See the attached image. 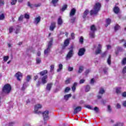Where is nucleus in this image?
I'll return each mask as SVG.
<instances>
[{"mask_svg": "<svg viewBox=\"0 0 126 126\" xmlns=\"http://www.w3.org/2000/svg\"><path fill=\"white\" fill-rule=\"evenodd\" d=\"M41 85V82L40 81H38L37 83H36V86L37 87H39Z\"/></svg>", "mask_w": 126, "mask_h": 126, "instance_id": "nucleus-59", "label": "nucleus"}, {"mask_svg": "<svg viewBox=\"0 0 126 126\" xmlns=\"http://www.w3.org/2000/svg\"><path fill=\"white\" fill-rule=\"evenodd\" d=\"M26 88H27V84L26 83H24L21 89V90L22 91H24Z\"/></svg>", "mask_w": 126, "mask_h": 126, "instance_id": "nucleus-25", "label": "nucleus"}, {"mask_svg": "<svg viewBox=\"0 0 126 126\" xmlns=\"http://www.w3.org/2000/svg\"><path fill=\"white\" fill-rule=\"evenodd\" d=\"M116 93L117 94H121V93H122L121 88H117L116 90Z\"/></svg>", "mask_w": 126, "mask_h": 126, "instance_id": "nucleus-31", "label": "nucleus"}, {"mask_svg": "<svg viewBox=\"0 0 126 126\" xmlns=\"http://www.w3.org/2000/svg\"><path fill=\"white\" fill-rule=\"evenodd\" d=\"M122 72H123V73H124V74L126 73V66H125L123 68Z\"/></svg>", "mask_w": 126, "mask_h": 126, "instance_id": "nucleus-58", "label": "nucleus"}, {"mask_svg": "<svg viewBox=\"0 0 126 126\" xmlns=\"http://www.w3.org/2000/svg\"><path fill=\"white\" fill-rule=\"evenodd\" d=\"M63 45L67 47L69 45V39L67 38L65 39L64 41Z\"/></svg>", "mask_w": 126, "mask_h": 126, "instance_id": "nucleus-26", "label": "nucleus"}, {"mask_svg": "<svg viewBox=\"0 0 126 126\" xmlns=\"http://www.w3.org/2000/svg\"><path fill=\"white\" fill-rule=\"evenodd\" d=\"M120 28H121V27L120 26V25H116L114 27V30H115V31H118V30H119V29H120Z\"/></svg>", "mask_w": 126, "mask_h": 126, "instance_id": "nucleus-32", "label": "nucleus"}, {"mask_svg": "<svg viewBox=\"0 0 126 126\" xmlns=\"http://www.w3.org/2000/svg\"><path fill=\"white\" fill-rule=\"evenodd\" d=\"M82 110V107L81 106H77L74 109V115L77 114L78 112H80Z\"/></svg>", "mask_w": 126, "mask_h": 126, "instance_id": "nucleus-10", "label": "nucleus"}, {"mask_svg": "<svg viewBox=\"0 0 126 126\" xmlns=\"http://www.w3.org/2000/svg\"><path fill=\"white\" fill-rule=\"evenodd\" d=\"M90 89H91L90 86L89 85H87L85 88L86 92H89V91H90Z\"/></svg>", "mask_w": 126, "mask_h": 126, "instance_id": "nucleus-33", "label": "nucleus"}, {"mask_svg": "<svg viewBox=\"0 0 126 126\" xmlns=\"http://www.w3.org/2000/svg\"><path fill=\"white\" fill-rule=\"evenodd\" d=\"M84 82H85V80L84 79H81L80 80L79 83L80 84H82Z\"/></svg>", "mask_w": 126, "mask_h": 126, "instance_id": "nucleus-62", "label": "nucleus"}, {"mask_svg": "<svg viewBox=\"0 0 126 126\" xmlns=\"http://www.w3.org/2000/svg\"><path fill=\"white\" fill-rule=\"evenodd\" d=\"M90 37L92 39L95 38V32H90Z\"/></svg>", "mask_w": 126, "mask_h": 126, "instance_id": "nucleus-24", "label": "nucleus"}, {"mask_svg": "<svg viewBox=\"0 0 126 126\" xmlns=\"http://www.w3.org/2000/svg\"><path fill=\"white\" fill-rule=\"evenodd\" d=\"M104 93H105V90H104V88H100L99 89V91L98 92L99 95H100V94L101 95H103V94H104Z\"/></svg>", "mask_w": 126, "mask_h": 126, "instance_id": "nucleus-23", "label": "nucleus"}, {"mask_svg": "<svg viewBox=\"0 0 126 126\" xmlns=\"http://www.w3.org/2000/svg\"><path fill=\"white\" fill-rule=\"evenodd\" d=\"M17 2V0H12L11 4L12 5H14Z\"/></svg>", "mask_w": 126, "mask_h": 126, "instance_id": "nucleus-48", "label": "nucleus"}, {"mask_svg": "<svg viewBox=\"0 0 126 126\" xmlns=\"http://www.w3.org/2000/svg\"><path fill=\"white\" fill-rule=\"evenodd\" d=\"M19 21H22L23 20V15H21L18 19Z\"/></svg>", "mask_w": 126, "mask_h": 126, "instance_id": "nucleus-50", "label": "nucleus"}, {"mask_svg": "<svg viewBox=\"0 0 126 126\" xmlns=\"http://www.w3.org/2000/svg\"><path fill=\"white\" fill-rule=\"evenodd\" d=\"M113 11L114 13H116V14L120 13V8L117 6H115L113 8Z\"/></svg>", "mask_w": 126, "mask_h": 126, "instance_id": "nucleus-14", "label": "nucleus"}, {"mask_svg": "<svg viewBox=\"0 0 126 126\" xmlns=\"http://www.w3.org/2000/svg\"><path fill=\"white\" fill-rule=\"evenodd\" d=\"M89 14V10L86 9L83 13V14L82 16L83 18L84 19H85V18H86V17H87Z\"/></svg>", "mask_w": 126, "mask_h": 126, "instance_id": "nucleus-11", "label": "nucleus"}, {"mask_svg": "<svg viewBox=\"0 0 126 126\" xmlns=\"http://www.w3.org/2000/svg\"><path fill=\"white\" fill-rule=\"evenodd\" d=\"M40 21H41V17L38 16L34 19V23L35 24H38Z\"/></svg>", "mask_w": 126, "mask_h": 126, "instance_id": "nucleus-19", "label": "nucleus"}, {"mask_svg": "<svg viewBox=\"0 0 126 126\" xmlns=\"http://www.w3.org/2000/svg\"><path fill=\"white\" fill-rule=\"evenodd\" d=\"M122 63L123 65H125V64H126V58H124L122 61Z\"/></svg>", "mask_w": 126, "mask_h": 126, "instance_id": "nucleus-39", "label": "nucleus"}, {"mask_svg": "<svg viewBox=\"0 0 126 126\" xmlns=\"http://www.w3.org/2000/svg\"><path fill=\"white\" fill-rule=\"evenodd\" d=\"M15 77H16L17 80L18 81H21V78H22V77L23 76V75H22V73L19 71L16 73L15 74Z\"/></svg>", "mask_w": 126, "mask_h": 126, "instance_id": "nucleus-8", "label": "nucleus"}, {"mask_svg": "<svg viewBox=\"0 0 126 126\" xmlns=\"http://www.w3.org/2000/svg\"><path fill=\"white\" fill-rule=\"evenodd\" d=\"M4 4V0H0V6L1 5H3Z\"/></svg>", "mask_w": 126, "mask_h": 126, "instance_id": "nucleus-51", "label": "nucleus"}, {"mask_svg": "<svg viewBox=\"0 0 126 126\" xmlns=\"http://www.w3.org/2000/svg\"><path fill=\"white\" fill-rule=\"evenodd\" d=\"M30 79H31V76L28 75V76H27V81L28 82H29V81H30Z\"/></svg>", "mask_w": 126, "mask_h": 126, "instance_id": "nucleus-63", "label": "nucleus"}, {"mask_svg": "<svg viewBox=\"0 0 126 126\" xmlns=\"http://www.w3.org/2000/svg\"><path fill=\"white\" fill-rule=\"evenodd\" d=\"M116 106H117V109H121V108L122 107V106H121V104H120V103H117Z\"/></svg>", "mask_w": 126, "mask_h": 126, "instance_id": "nucleus-61", "label": "nucleus"}, {"mask_svg": "<svg viewBox=\"0 0 126 126\" xmlns=\"http://www.w3.org/2000/svg\"><path fill=\"white\" fill-rule=\"evenodd\" d=\"M76 12V10L75 9V8H73L72 9H71L70 12V16H73L74 15H75V13Z\"/></svg>", "mask_w": 126, "mask_h": 126, "instance_id": "nucleus-17", "label": "nucleus"}, {"mask_svg": "<svg viewBox=\"0 0 126 126\" xmlns=\"http://www.w3.org/2000/svg\"><path fill=\"white\" fill-rule=\"evenodd\" d=\"M70 97H71V94H65L64 96V98L65 99V100H68Z\"/></svg>", "mask_w": 126, "mask_h": 126, "instance_id": "nucleus-28", "label": "nucleus"}, {"mask_svg": "<svg viewBox=\"0 0 126 126\" xmlns=\"http://www.w3.org/2000/svg\"><path fill=\"white\" fill-rule=\"evenodd\" d=\"M69 83H70V78H67L65 81V84H69Z\"/></svg>", "mask_w": 126, "mask_h": 126, "instance_id": "nucleus-41", "label": "nucleus"}, {"mask_svg": "<svg viewBox=\"0 0 126 126\" xmlns=\"http://www.w3.org/2000/svg\"><path fill=\"white\" fill-rule=\"evenodd\" d=\"M52 86H53V83H50L47 84L46 86V90L48 91H50L51 89H52Z\"/></svg>", "mask_w": 126, "mask_h": 126, "instance_id": "nucleus-16", "label": "nucleus"}, {"mask_svg": "<svg viewBox=\"0 0 126 126\" xmlns=\"http://www.w3.org/2000/svg\"><path fill=\"white\" fill-rule=\"evenodd\" d=\"M83 41H84V39L83 38V37L81 36L80 38L79 42L81 44H83Z\"/></svg>", "mask_w": 126, "mask_h": 126, "instance_id": "nucleus-45", "label": "nucleus"}, {"mask_svg": "<svg viewBox=\"0 0 126 126\" xmlns=\"http://www.w3.org/2000/svg\"><path fill=\"white\" fill-rule=\"evenodd\" d=\"M86 108H87V109H89L90 110H93L92 107L89 105H86Z\"/></svg>", "mask_w": 126, "mask_h": 126, "instance_id": "nucleus-52", "label": "nucleus"}, {"mask_svg": "<svg viewBox=\"0 0 126 126\" xmlns=\"http://www.w3.org/2000/svg\"><path fill=\"white\" fill-rule=\"evenodd\" d=\"M102 45L100 44H98V47H97V50L95 52V55H99V54H101V52H102Z\"/></svg>", "mask_w": 126, "mask_h": 126, "instance_id": "nucleus-9", "label": "nucleus"}, {"mask_svg": "<svg viewBox=\"0 0 126 126\" xmlns=\"http://www.w3.org/2000/svg\"><path fill=\"white\" fill-rule=\"evenodd\" d=\"M41 63V59L40 58H37L36 59V63L37 64H39V63Z\"/></svg>", "mask_w": 126, "mask_h": 126, "instance_id": "nucleus-47", "label": "nucleus"}, {"mask_svg": "<svg viewBox=\"0 0 126 126\" xmlns=\"http://www.w3.org/2000/svg\"><path fill=\"white\" fill-rule=\"evenodd\" d=\"M48 74L47 70H44L39 72V74L40 76H45V75H46V74Z\"/></svg>", "mask_w": 126, "mask_h": 126, "instance_id": "nucleus-15", "label": "nucleus"}, {"mask_svg": "<svg viewBox=\"0 0 126 126\" xmlns=\"http://www.w3.org/2000/svg\"><path fill=\"white\" fill-rule=\"evenodd\" d=\"M28 5L31 8H33V4L30 3V2H28Z\"/></svg>", "mask_w": 126, "mask_h": 126, "instance_id": "nucleus-54", "label": "nucleus"}, {"mask_svg": "<svg viewBox=\"0 0 126 126\" xmlns=\"http://www.w3.org/2000/svg\"><path fill=\"white\" fill-rule=\"evenodd\" d=\"M63 22V19H62V17H59L58 19V25H62Z\"/></svg>", "mask_w": 126, "mask_h": 126, "instance_id": "nucleus-21", "label": "nucleus"}, {"mask_svg": "<svg viewBox=\"0 0 126 126\" xmlns=\"http://www.w3.org/2000/svg\"><path fill=\"white\" fill-rule=\"evenodd\" d=\"M101 3L100 2H97L95 4L94 6V9L91 10L90 13L91 16L93 15H97L98 14L99 11L101 9Z\"/></svg>", "mask_w": 126, "mask_h": 126, "instance_id": "nucleus-1", "label": "nucleus"}, {"mask_svg": "<svg viewBox=\"0 0 126 126\" xmlns=\"http://www.w3.org/2000/svg\"><path fill=\"white\" fill-rule=\"evenodd\" d=\"M54 68H55V65L52 64L50 66V72H52L54 71Z\"/></svg>", "mask_w": 126, "mask_h": 126, "instance_id": "nucleus-38", "label": "nucleus"}, {"mask_svg": "<svg viewBox=\"0 0 126 126\" xmlns=\"http://www.w3.org/2000/svg\"><path fill=\"white\" fill-rule=\"evenodd\" d=\"M86 52V49H85V48H80L78 52V55L79 56V57H82V56H84V54H85Z\"/></svg>", "mask_w": 126, "mask_h": 126, "instance_id": "nucleus-6", "label": "nucleus"}, {"mask_svg": "<svg viewBox=\"0 0 126 126\" xmlns=\"http://www.w3.org/2000/svg\"><path fill=\"white\" fill-rule=\"evenodd\" d=\"M119 42H120V44L121 43H123L124 42L125 43L124 44L123 46L124 48H126V40L125 39H121V40H119Z\"/></svg>", "mask_w": 126, "mask_h": 126, "instance_id": "nucleus-29", "label": "nucleus"}, {"mask_svg": "<svg viewBox=\"0 0 126 126\" xmlns=\"http://www.w3.org/2000/svg\"><path fill=\"white\" fill-rule=\"evenodd\" d=\"M122 97H124L126 98V92H124L122 94Z\"/></svg>", "mask_w": 126, "mask_h": 126, "instance_id": "nucleus-64", "label": "nucleus"}, {"mask_svg": "<svg viewBox=\"0 0 126 126\" xmlns=\"http://www.w3.org/2000/svg\"><path fill=\"white\" fill-rule=\"evenodd\" d=\"M94 111H95V112H96V113H98V112H99V108H98V107L95 106L94 108Z\"/></svg>", "mask_w": 126, "mask_h": 126, "instance_id": "nucleus-57", "label": "nucleus"}, {"mask_svg": "<svg viewBox=\"0 0 126 126\" xmlns=\"http://www.w3.org/2000/svg\"><path fill=\"white\" fill-rule=\"evenodd\" d=\"M107 110L108 112H109V113H111V112H112V109H111V106L108 105Z\"/></svg>", "mask_w": 126, "mask_h": 126, "instance_id": "nucleus-53", "label": "nucleus"}, {"mask_svg": "<svg viewBox=\"0 0 126 126\" xmlns=\"http://www.w3.org/2000/svg\"><path fill=\"white\" fill-rule=\"evenodd\" d=\"M83 71V66H80L78 70V73H81Z\"/></svg>", "mask_w": 126, "mask_h": 126, "instance_id": "nucleus-34", "label": "nucleus"}, {"mask_svg": "<svg viewBox=\"0 0 126 126\" xmlns=\"http://www.w3.org/2000/svg\"><path fill=\"white\" fill-rule=\"evenodd\" d=\"M8 59H9V57L8 56H4L3 57V60L5 62H7V61H8Z\"/></svg>", "mask_w": 126, "mask_h": 126, "instance_id": "nucleus-46", "label": "nucleus"}, {"mask_svg": "<svg viewBox=\"0 0 126 126\" xmlns=\"http://www.w3.org/2000/svg\"><path fill=\"white\" fill-rule=\"evenodd\" d=\"M107 63H108V64H111V55L109 56V57L107 59Z\"/></svg>", "mask_w": 126, "mask_h": 126, "instance_id": "nucleus-40", "label": "nucleus"}, {"mask_svg": "<svg viewBox=\"0 0 126 126\" xmlns=\"http://www.w3.org/2000/svg\"><path fill=\"white\" fill-rule=\"evenodd\" d=\"M91 32H96L97 31V28H96V27L94 25H92L91 27Z\"/></svg>", "mask_w": 126, "mask_h": 126, "instance_id": "nucleus-18", "label": "nucleus"}, {"mask_svg": "<svg viewBox=\"0 0 126 126\" xmlns=\"http://www.w3.org/2000/svg\"><path fill=\"white\" fill-rule=\"evenodd\" d=\"M68 71H72L73 70V67H68Z\"/></svg>", "mask_w": 126, "mask_h": 126, "instance_id": "nucleus-60", "label": "nucleus"}, {"mask_svg": "<svg viewBox=\"0 0 126 126\" xmlns=\"http://www.w3.org/2000/svg\"><path fill=\"white\" fill-rule=\"evenodd\" d=\"M13 30H14L13 27H10L9 28V33H12V32H13Z\"/></svg>", "mask_w": 126, "mask_h": 126, "instance_id": "nucleus-42", "label": "nucleus"}, {"mask_svg": "<svg viewBox=\"0 0 126 126\" xmlns=\"http://www.w3.org/2000/svg\"><path fill=\"white\" fill-rule=\"evenodd\" d=\"M76 19V18H75V17H73V18H71V19H70L71 23H74V22H75Z\"/></svg>", "mask_w": 126, "mask_h": 126, "instance_id": "nucleus-44", "label": "nucleus"}, {"mask_svg": "<svg viewBox=\"0 0 126 126\" xmlns=\"http://www.w3.org/2000/svg\"><path fill=\"white\" fill-rule=\"evenodd\" d=\"M113 126H124V123L118 122L114 125Z\"/></svg>", "mask_w": 126, "mask_h": 126, "instance_id": "nucleus-35", "label": "nucleus"}, {"mask_svg": "<svg viewBox=\"0 0 126 126\" xmlns=\"http://www.w3.org/2000/svg\"><path fill=\"white\" fill-rule=\"evenodd\" d=\"M47 79H48V75H46L41 78V81L42 84H45L47 83Z\"/></svg>", "mask_w": 126, "mask_h": 126, "instance_id": "nucleus-12", "label": "nucleus"}, {"mask_svg": "<svg viewBox=\"0 0 126 126\" xmlns=\"http://www.w3.org/2000/svg\"><path fill=\"white\" fill-rule=\"evenodd\" d=\"M53 37L50 38V41L48 42V45L46 50H44V55H47L49 54L50 52H51V48H52V46H53Z\"/></svg>", "mask_w": 126, "mask_h": 126, "instance_id": "nucleus-3", "label": "nucleus"}, {"mask_svg": "<svg viewBox=\"0 0 126 126\" xmlns=\"http://www.w3.org/2000/svg\"><path fill=\"white\" fill-rule=\"evenodd\" d=\"M71 50H70V51H69V52L67 53V54L66 55V61H68V60H69L70 59H71L72 57V56H73V49L72 47H71Z\"/></svg>", "mask_w": 126, "mask_h": 126, "instance_id": "nucleus-5", "label": "nucleus"}, {"mask_svg": "<svg viewBox=\"0 0 126 126\" xmlns=\"http://www.w3.org/2000/svg\"><path fill=\"white\" fill-rule=\"evenodd\" d=\"M11 86L9 84H6L4 85L2 88V91L3 93H5V94H9L11 91Z\"/></svg>", "mask_w": 126, "mask_h": 126, "instance_id": "nucleus-2", "label": "nucleus"}, {"mask_svg": "<svg viewBox=\"0 0 126 126\" xmlns=\"http://www.w3.org/2000/svg\"><path fill=\"white\" fill-rule=\"evenodd\" d=\"M70 90V88L69 87H66L65 89V90H64V92L65 93H68Z\"/></svg>", "mask_w": 126, "mask_h": 126, "instance_id": "nucleus-43", "label": "nucleus"}, {"mask_svg": "<svg viewBox=\"0 0 126 126\" xmlns=\"http://www.w3.org/2000/svg\"><path fill=\"white\" fill-rule=\"evenodd\" d=\"M55 28H56V23L53 22L51 23L50 26V30H51V31H54V29H55Z\"/></svg>", "mask_w": 126, "mask_h": 126, "instance_id": "nucleus-13", "label": "nucleus"}, {"mask_svg": "<svg viewBox=\"0 0 126 126\" xmlns=\"http://www.w3.org/2000/svg\"><path fill=\"white\" fill-rule=\"evenodd\" d=\"M67 8V5L66 4L63 5V6L62 7V8L60 9L61 11H62L63 12L64 10H65Z\"/></svg>", "mask_w": 126, "mask_h": 126, "instance_id": "nucleus-27", "label": "nucleus"}, {"mask_svg": "<svg viewBox=\"0 0 126 126\" xmlns=\"http://www.w3.org/2000/svg\"><path fill=\"white\" fill-rule=\"evenodd\" d=\"M25 18H26V19H29L30 18V16L28 15V14H25L24 15Z\"/></svg>", "mask_w": 126, "mask_h": 126, "instance_id": "nucleus-49", "label": "nucleus"}, {"mask_svg": "<svg viewBox=\"0 0 126 126\" xmlns=\"http://www.w3.org/2000/svg\"><path fill=\"white\" fill-rule=\"evenodd\" d=\"M42 108V105L38 104H36L34 106V114H37V115H40L42 114V112L41 111H38V110L39 109H41Z\"/></svg>", "mask_w": 126, "mask_h": 126, "instance_id": "nucleus-4", "label": "nucleus"}, {"mask_svg": "<svg viewBox=\"0 0 126 126\" xmlns=\"http://www.w3.org/2000/svg\"><path fill=\"white\" fill-rule=\"evenodd\" d=\"M103 71L104 72V74H107V72L108 71V68L107 67H105L104 69H103Z\"/></svg>", "mask_w": 126, "mask_h": 126, "instance_id": "nucleus-55", "label": "nucleus"}, {"mask_svg": "<svg viewBox=\"0 0 126 126\" xmlns=\"http://www.w3.org/2000/svg\"><path fill=\"white\" fill-rule=\"evenodd\" d=\"M44 121H47L49 120V111H45L42 113Z\"/></svg>", "mask_w": 126, "mask_h": 126, "instance_id": "nucleus-7", "label": "nucleus"}, {"mask_svg": "<svg viewBox=\"0 0 126 126\" xmlns=\"http://www.w3.org/2000/svg\"><path fill=\"white\" fill-rule=\"evenodd\" d=\"M59 68L57 69V72H60V71L63 69V64H59Z\"/></svg>", "mask_w": 126, "mask_h": 126, "instance_id": "nucleus-30", "label": "nucleus"}, {"mask_svg": "<svg viewBox=\"0 0 126 126\" xmlns=\"http://www.w3.org/2000/svg\"><path fill=\"white\" fill-rule=\"evenodd\" d=\"M4 18H5L4 14H1V15H0V20H3Z\"/></svg>", "mask_w": 126, "mask_h": 126, "instance_id": "nucleus-36", "label": "nucleus"}, {"mask_svg": "<svg viewBox=\"0 0 126 126\" xmlns=\"http://www.w3.org/2000/svg\"><path fill=\"white\" fill-rule=\"evenodd\" d=\"M59 0H52L51 1V3H53V4H54V6H56V3H57L58 2V1H59Z\"/></svg>", "mask_w": 126, "mask_h": 126, "instance_id": "nucleus-37", "label": "nucleus"}, {"mask_svg": "<svg viewBox=\"0 0 126 126\" xmlns=\"http://www.w3.org/2000/svg\"><path fill=\"white\" fill-rule=\"evenodd\" d=\"M111 22H112V20L110 18L106 19L105 27H108L110 24H111Z\"/></svg>", "mask_w": 126, "mask_h": 126, "instance_id": "nucleus-20", "label": "nucleus"}, {"mask_svg": "<svg viewBox=\"0 0 126 126\" xmlns=\"http://www.w3.org/2000/svg\"><path fill=\"white\" fill-rule=\"evenodd\" d=\"M76 86H77V82L74 83L72 87V91L73 92H74L76 90Z\"/></svg>", "mask_w": 126, "mask_h": 126, "instance_id": "nucleus-22", "label": "nucleus"}, {"mask_svg": "<svg viewBox=\"0 0 126 126\" xmlns=\"http://www.w3.org/2000/svg\"><path fill=\"white\" fill-rule=\"evenodd\" d=\"M41 5L42 4L41 3H38L37 4H35L34 6L35 7H39V6H41Z\"/></svg>", "mask_w": 126, "mask_h": 126, "instance_id": "nucleus-56", "label": "nucleus"}]
</instances>
